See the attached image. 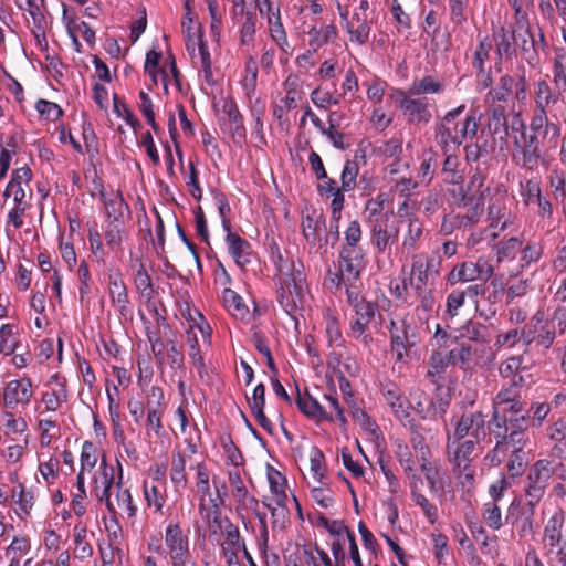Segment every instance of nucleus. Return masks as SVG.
Listing matches in <instances>:
<instances>
[{
  "label": "nucleus",
  "instance_id": "obj_1",
  "mask_svg": "<svg viewBox=\"0 0 566 566\" xmlns=\"http://www.w3.org/2000/svg\"><path fill=\"white\" fill-rule=\"evenodd\" d=\"M118 467L119 475L115 484V491L113 492L115 471L113 465L107 463L106 457L103 455L93 475L92 492L98 502L105 504L112 515L119 514L127 518H133L137 514V506L133 501L130 491L123 486V473L119 462Z\"/></svg>",
  "mask_w": 566,
  "mask_h": 566
},
{
  "label": "nucleus",
  "instance_id": "obj_2",
  "mask_svg": "<svg viewBox=\"0 0 566 566\" xmlns=\"http://www.w3.org/2000/svg\"><path fill=\"white\" fill-rule=\"evenodd\" d=\"M280 284L277 300L282 308L297 322L311 311L312 296L306 283L304 266L292 261L281 264L277 273Z\"/></svg>",
  "mask_w": 566,
  "mask_h": 566
},
{
  "label": "nucleus",
  "instance_id": "obj_3",
  "mask_svg": "<svg viewBox=\"0 0 566 566\" xmlns=\"http://www.w3.org/2000/svg\"><path fill=\"white\" fill-rule=\"evenodd\" d=\"M490 195V189L484 187V176L475 172L471 176L465 188L460 187L457 205L467 210L464 216L448 214L443 218L440 232L451 234L457 228H465L475 224L484 213V198Z\"/></svg>",
  "mask_w": 566,
  "mask_h": 566
},
{
  "label": "nucleus",
  "instance_id": "obj_4",
  "mask_svg": "<svg viewBox=\"0 0 566 566\" xmlns=\"http://www.w3.org/2000/svg\"><path fill=\"white\" fill-rule=\"evenodd\" d=\"M465 105L449 111L437 125L436 139L443 153L455 151L467 139H472L478 133L479 118L472 114L460 119Z\"/></svg>",
  "mask_w": 566,
  "mask_h": 566
},
{
  "label": "nucleus",
  "instance_id": "obj_5",
  "mask_svg": "<svg viewBox=\"0 0 566 566\" xmlns=\"http://www.w3.org/2000/svg\"><path fill=\"white\" fill-rule=\"evenodd\" d=\"M513 151L512 158L522 168L533 170L539 160L545 163L539 147V137L531 135L517 115L512 122Z\"/></svg>",
  "mask_w": 566,
  "mask_h": 566
},
{
  "label": "nucleus",
  "instance_id": "obj_6",
  "mask_svg": "<svg viewBox=\"0 0 566 566\" xmlns=\"http://www.w3.org/2000/svg\"><path fill=\"white\" fill-rule=\"evenodd\" d=\"M556 475L560 480L566 479V469L557 459H542L536 461L528 472V486L526 495L530 497V505L533 507L544 495L549 479Z\"/></svg>",
  "mask_w": 566,
  "mask_h": 566
},
{
  "label": "nucleus",
  "instance_id": "obj_7",
  "mask_svg": "<svg viewBox=\"0 0 566 566\" xmlns=\"http://www.w3.org/2000/svg\"><path fill=\"white\" fill-rule=\"evenodd\" d=\"M543 543L547 554L555 556L559 566H566V528H564L562 512L554 513L547 521Z\"/></svg>",
  "mask_w": 566,
  "mask_h": 566
},
{
  "label": "nucleus",
  "instance_id": "obj_8",
  "mask_svg": "<svg viewBox=\"0 0 566 566\" xmlns=\"http://www.w3.org/2000/svg\"><path fill=\"white\" fill-rule=\"evenodd\" d=\"M453 355L463 369L490 367L496 359L495 352L489 344L462 343L458 348H453Z\"/></svg>",
  "mask_w": 566,
  "mask_h": 566
},
{
  "label": "nucleus",
  "instance_id": "obj_9",
  "mask_svg": "<svg viewBox=\"0 0 566 566\" xmlns=\"http://www.w3.org/2000/svg\"><path fill=\"white\" fill-rule=\"evenodd\" d=\"M34 396L32 381L28 377L12 379L2 389V402L7 409L25 408Z\"/></svg>",
  "mask_w": 566,
  "mask_h": 566
},
{
  "label": "nucleus",
  "instance_id": "obj_10",
  "mask_svg": "<svg viewBox=\"0 0 566 566\" xmlns=\"http://www.w3.org/2000/svg\"><path fill=\"white\" fill-rule=\"evenodd\" d=\"M521 338L526 345L536 343L537 346L547 349L554 343L555 332L551 328L544 313L537 312L521 331Z\"/></svg>",
  "mask_w": 566,
  "mask_h": 566
},
{
  "label": "nucleus",
  "instance_id": "obj_11",
  "mask_svg": "<svg viewBox=\"0 0 566 566\" xmlns=\"http://www.w3.org/2000/svg\"><path fill=\"white\" fill-rule=\"evenodd\" d=\"M454 427L452 433H448V439H473L480 441L485 437V420L481 412L464 413L460 419L452 422Z\"/></svg>",
  "mask_w": 566,
  "mask_h": 566
},
{
  "label": "nucleus",
  "instance_id": "obj_12",
  "mask_svg": "<svg viewBox=\"0 0 566 566\" xmlns=\"http://www.w3.org/2000/svg\"><path fill=\"white\" fill-rule=\"evenodd\" d=\"M32 179V172L29 167H21L15 169L11 179L4 189V197L11 201V205H22V202H31L32 190L30 181Z\"/></svg>",
  "mask_w": 566,
  "mask_h": 566
},
{
  "label": "nucleus",
  "instance_id": "obj_13",
  "mask_svg": "<svg viewBox=\"0 0 566 566\" xmlns=\"http://www.w3.org/2000/svg\"><path fill=\"white\" fill-rule=\"evenodd\" d=\"M388 331L391 352L397 361H402L408 356L409 348L413 345L410 340V326L405 318L395 317L391 318Z\"/></svg>",
  "mask_w": 566,
  "mask_h": 566
},
{
  "label": "nucleus",
  "instance_id": "obj_14",
  "mask_svg": "<svg viewBox=\"0 0 566 566\" xmlns=\"http://www.w3.org/2000/svg\"><path fill=\"white\" fill-rule=\"evenodd\" d=\"M364 269V254L360 248L343 247L339 255V275L344 282H355Z\"/></svg>",
  "mask_w": 566,
  "mask_h": 566
},
{
  "label": "nucleus",
  "instance_id": "obj_15",
  "mask_svg": "<svg viewBox=\"0 0 566 566\" xmlns=\"http://www.w3.org/2000/svg\"><path fill=\"white\" fill-rule=\"evenodd\" d=\"M484 187L490 189V195H486L484 198V203L488 201V217L490 220L491 227L499 228L500 230H504L507 227V209L505 206L506 202V193L504 190L500 188L492 189L490 186L484 184Z\"/></svg>",
  "mask_w": 566,
  "mask_h": 566
},
{
  "label": "nucleus",
  "instance_id": "obj_16",
  "mask_svg": "<svg viewBox=\"0 0 566 566\" xmlns=\"http://www.w3.org/2000/svg\"><path fill=\"white\" fill-rule=\"evenodd\" d=\"M45 387L41 402L46 411L55 412L67 401L66 379L59 374H54L49 378Z\"/></svg>",
  "mask_w": 566,
  "mask_h": 566
},
{
  "label": "nucleus",
  "instance_id": "obj_17",
  "mask_svg": "<svg viewBox=\"0 0 566 566\" xmlns=\"http://www.w3.org/2000/svg\"><path fill=\"white\" fill-rule=\"evenodd\" d=\"M284 96L280 99V105L274 108V116L281 118L284 113L294 109L301 101L303 92V81L301 77L291 73L283 83Z\"/></svg>",
  "mask_w": 566,
  "mask_h": 566
},
{
  "label": "nucleus",
  "instance_id": "obj_18",
  "mask_svg": "<svg viewBox=\"0 0 566 566\" xmlns=\"http://www.w3.org/2000/svg\"><path fill=\"white\" fill-rule=\"evenodd\" d=\"M164 544L169 559L190 553L189 537L176 522L167 524Z\"/></svg>",
  "mask_w": 566,
  "mask_h": 566
},
{
  "label": "nucleus",
  "instance_id": "obj_19",
  "mask_svg": "<svg viewBox=\"0 0 566 566\" xmlns=\"http://www.w3.org/2000/svg\"><path fill=\"white\" fill-rule=\"evenodd\" d=\"M108 295L113 306L119 312V314L127 318L132 315L129 308V301L127 295L126 285L118 271L108 272Z\"/></svg>",
  "mask_w": 566,
  "mask_h": 566
},
{
  "label": "nucleus",
  "instance_id": "obj_20",
  "mask_svg": "<svg viewBox=\"0 0 566 566\" xmlns=\"http://www.w3.org/2000/svg\"><path fill=\"white\" fill-rule=\"evenodd\" d=\"M99 199L103 203L105 221L104 222H124V213L128 206L124 201L119 191H106L102 184L98 185Z\"/></svg>",
  "mask_w": 566,
  "mask_h": 566
},
{
  "label": "nucleus",
  "instance_id": "obj_21",
  "mask_svg": "<svg viewBox=\"0 0 566 566\" xmlns=\"http://www.w3.org/2000/svg\"><path fill=\"white\" fill-rule=\"evenodd\" d=\"M222 555L227 566H241L240 555L249 556L243 539L237 527L229 525L224 541L221 544Z\"/></svg>",
  "mask_w": 566,
  "mask_h": 566
},
{
  "label": "nucleus",
  "instance_id": "obj_22",
  "mask_svg": "<svg viewBox=\"0 0 566 566\" xmlns=\"http://www.w3.org/2000/svg\"><path fill=\"white\" fill-rule=\"evenodd\" d=\"M426 396L422 391H411L409 398L402 397L401 408L394 407L391 410L396 418L403 424H410L416 415H422L424 411Z\"/></svg>",
  "mask_w": 566,
  "mask_h": 566
},
{
  "label": "nucleus",
  "instance_id": "obj_23",
  "mask_svg": "<svg viewBox=\"0 0 566 566\" xmlns=\"http://www.w3.org/2000/svg\"><path fill=\"white\" fill-rule=\"evenodd\" d=\"M476 443H479V441H474L473 439H465L463 441L458 439L447 440L448 458L453 468L472 465L471 455Z\"/></svg>",
  "mask_w": 566,
  "mask_h": 566
},
{
  "label": "nucleus",
  "instance_id": "obj_24",
  "mask_svg": "<svg viewBox=\"0 0 566 566\" xmlns=\"http://www.w3.org/2000/svg\"><path fill=\"white\" fill-rule=\"evenodd\" d=\"M187 319L189 321V328L187 329V343L189 348H191V346L199 347L197 332L201 335L203 344L210 346L212 331L202 314L197 310H188Z\"/></svg>",
  "mask_w": 566,
  "mask_h": 566
},
{
  "label": "nucleus",
  "instance_id": "obj_25",
  "mask_svg": "<svg viewBox=\"0 0 566 566\" xmlns=\"http://www.w3.org/2000/svg\"><path fill=\"white\" fill-rule=\"evenodd\" d=\"M527 129L531 135L537 136L543 140L548 137L549 142H552L554 145L557 143V139L560 136L559 125L551 123L548 120L546 111L542 109L535 111Z\"/></svg>",
  "mask_w": 566,
  "mask_h": 566
},
{
  "label": "nucleus",
  "instance_id": "obj_26",
  "mask_svg": "<svg viewBox=\"0 0 566 566\" xmlns=\"http://www.w3.org/2000/svg\"><path fill=\"white\" fill-rule=\"evenodd\" d=\"M522 403L515 398L512 401H506L501 407H495L493 415V422L501 428L506 422H510L513 427L521 428L520 422L524 423L526 418L520 413L522 412Z\"/></svg>",
  "mask_w": 566,
  "mask_h": 566
},
{
  "label": "nucleus",
  "instance_id": "obj_27",
  "mask_svg": "<svg viewBox=\"0 0 566 566\" xmlns=\"http://www.w3.org/2000/svg\"><path fill=\"white\" fill-rule=\"evenodd\" d=\"M226 243L229 254L238 266L244 268L250 263L251 245L247 240L229 230L226 231Z\"/></svg>",
  "mask_w": 566,
  "mask_h": 566
},
{
  "label": "nucleus",
  "instance_id": "obj_28",
  "mask_svg": "<svg viewBox=\"0 0 566 566\" xmlns=\"http://www.w3.org/2000/svg\"><path fill=\"white\" fill-rule=\"evenodd\" d=\"M347 301L355 311L360 321L371 322L378 313V306L375 302L367 301L359 295L357 291L349 285L346 290Z\"/></svg>",
  "mask_w": 566,
  "mask_h": 566
},
{
  "label": "nucleus",
  "instance_id": "obj_29",
  "mask_svg": "<svg viewBox=\"0 0 566 566\" xmlns=\"http://www.w3.org/2000/svg\"><path fill=\"white\" fill-rule=\"evenodd\" d=\"M400 107L403 109L411 120L428 122L430 113L428 112V103L426 98H409L403 92L397 93Z\"/></svg>",
  "mask_w": 566,
  "mask_h": 566
},
{
  "label": "nucleus",
  "instance_id": "obj_30",
  "mask_svg": "<svg viewBox=\"0 0 566 566\" xmlns=\"http://www.w3.org/2000/svg\"><path fill=\"white\" fill-rule=\"evenodd\" d=\"M103 235L106 247L113 252H120L123 244L128 239V232L125 222H104Z\"/></svg>",
  "mask_w": 566,
  "mask_h": 566
},
{
  "label": "nucleus",
  "instance_id": "obj_31",
  "mask_svg": "<svg viewBox=\"0 0 566 566\" xmlns=\"http://www.w3.org/2000/svg\"><path fill=\"white\" fill-rule=\"evenodd\" d=\"M515 46L520 49L523 59L527 63L534 64L537 61L533 35L528 28L521 23V21L517 22V38Z\"/></svg>",
  "mask_w": 566,
  "mask_h": 566
},
{
  "label": "nucleus",
  "instance_id": "obj_32",
  "mask_svg": "<svg viewBox=\"0 0 566 566\" xmlns=\"http://www.w3.org/2000/svg\"><path fill=\"white\" fill-rule=\"evenodd\" d=\"M249 406L259 424L263 429L271 431V421L264 415L265 387L262 384L256 385L253 389L252 397L249 399Z\"/></svg>",
  "mask_w": 566,
  "mask_h": 566
},
{
  "label": "nucleus",
  "instance_id": "obj_33",
  "mask_svg": "<svg viewBox=\"0 0 566 566\" xmlns=\"http://www.w3.org/2000/svg\"><path fill=\"white\" fill-rule=\"evenodd\" d=\"M42 4L43 2H41V4L39 2H23V4L20 6V9L28 11L32 18L34 24L33 33L40 45L45 41L44 31L48 25L46 17L41 8Z\"/></svg>",
  "mask_w": 566,
  "mask_h": 566
},
{
  "label": "nucleus",
  "instance_id": "obj_34",
  "mask_svg": "<svg viewBox=\"0 0 566 566\" xmlns=\"http://www.w3.org/2000/svg\"><path fill=\"white\" fill-rule=\"evenodd\" d=\"M266 478L275 503L286 502L289 497L286 478L271 465L266 468Z\"/></svg>",
  "mask_w": 566,
  "mask_h": 566
},
{
  "label": "nucleus",
  "instance_id": "obj_35",
  "mask_svg": "<svg viewBox=\"0 0 566 566\" xmlns=\"http://www.w3.org/2000/svg\"><path fill=\"white\" fill-rule=\"evenodd\" d=\"M169 478L176 492L187 486L186 459L179 451L171 454Z\"/></svg>",
  "mask_w": 566,
  "mask_h": 566
},
{
  "label": "nucleus",
  "instance_id": "obj_36",
  "mask_svg": "<svg viewBox=\"0 0 566 566\" xmlns=\"http://www.w3.org/2000/svg\"><path fill=\"white\" fill-rule=\"evenodd\" d=\"M517 38V28L507 30L500 28L494 32V42L496 45V54L499 57L511 56L515 52V43Z\"/></svg>",
  "mask_w": 566,
  "mask_h": 566
},
{
  "label": "nucleus",
  "instance_id": "obj_37",
  "mask_svg": "<svg viewBox=\"0 0 566 566\" xmlns=\"http://www.w3.org/2000/svg\"><path fill=\"white\" fill-rule=\"evenodd\" d=\"M398 234V230L395 227H388L387 224H374L371 230L373 242L378 252L385 253L390 249Z\"/></svg>",
  "mask_w": 566,
  "mask_h": 566
},
{
  "label": "nucleus",
  "instance_id": "obj_38",
  "mask_svg": "<svg viewBox=\"0 0 566 566\" xmlns=\"http://www.w3.org/2000/svg\"><path fill=\"white\" fill-rule=\"evenodd\" d=\"M449 365H459L455 355H453V349L447 353L440 350L433 352L429 360L428 375L433 380L434 378H440Z\"/></svg>",
  "mask_w": 566,
  "mask_h": 566
},
{
  "label": "nucleus",
  "instance_id": "obj_39",
  "mask_svg": "<svg viewBox=\"0 0 566 566\" xmlns=\"http://www.w3.org/2000/svg\"><path fill=\"white\" fill-rule=\"evenodd\" d=\"M165 485L149 483L147 481L143 484V494L148 507L153 509L154 513H161L166 503Z\"/></svg>",
  "mask_w": 566,
  "mask_h": 566
},
{
  "label": "nucleus",
  "instance_id": "obj_40",
  "mask_svg": "<svg viewBox=\"0 0 566 566\" xmlns=\"http://www.w3.org/2000/svg\"><path fill=\"white\" fill-rule=\"evenodd\" d=\"M0 429L4 436H21L28 430L27 420L9 410L0 412Z\"/></svg>",
  "mask_w": 566,
  "mask_h": 566
},
{
  "label": "nucleus",
  "instance_id": "obj_41",
  "mask_svg": "<svg viewBox=\"0 0 566 566\" xmlns=\"http://www.w3.org/2000/svg\"><path fill=\"white\" fill-rule=\"evenodd\" d=\"M407 231L403 234L401 251L403 253L412 252L418 244L422 235V224L421 222L413 216H409L406 219Z\"/></svg>",
  "mask_w": 566,
  "mask_h": 566
},
{
  "label": "nucleus",
  "instance_id": "obj_42",
  "mask_svg": "<svg viewBox=\"0 0 566 566\" xmlns=\"http://www.w3.org/2000/svg\"><path fill=\"white\" fill-rule=\"evenodd\" d=\"M296 403L298 409L310 419L314 421H323V416L326 415L322 409V402L312 397L310 394H301L297 391Z\"/></svg>",
  "mask_w": 566,
  "mask_h": 566
},
{
  "label": "nucleus",
  "instance_id": "obj_43",
  "mask_svg": "<svg viewBox=\"0 0 566 566\" xmlns=\"http://www.w3.org/2000/svg\"><path fill=\"white\" fill-rule=\"evenodd\" d=\"M263 4L266 7L268 12L271 14L269 15L271 36L283 50H285V46H287V40L283 30V25L280 21V9L279 7H274V2H263Z\"/></svg>",
  "mask_w": 566,
  "mask_h": 566
},
{
  "label": "nucleus",
  "instance_id": "obj_44",
  "mask_svg": "<svg viewBox=\"0 0 566 566\" xmlns=\"http://www.w3.org/2000/svg\"><path fill=\"white\" fill-rule=\"evenodd\" d=\"M87 527L84 523L80 522L74 525L73 538H74V555L76 558L86 559L92 556L93 548L87 541Z\"/></svg>",
  "mask_w": 566,
  "mask_h": 566
},
{
  "label": "nucleus",
  "instance_id": "obj_45",
  "mask_svg": "<svg viewBox=\"0 0 566 566\" xmlns=\"http://www.w3.org/2000/svg\"><path fill=\"white\" fill-rule=\"evenodd\" d=\"M222 301L227 311L238 319H244L249 314V308L242 297L231 289H224Z\"/></svg>",
  "mask_w": 566,
  "mask_h": 566
},
{
  "label": "nucleus",
  "instance_id": "obj_46",
  "mask_svg": "<svg viewBox=\"0 0 566 566\" xmlns=\"http://www.w3.org/2000/svg\"><path fill=\"white\" fill-rule=\"evenodd\" d=\"M30 209L31 202L11 205L7 213L6 231L8 234L20 230L23 227L27 213Z\"/></svg>",
  "mask_w": 566,
  "mask_h": 566
},
{
  "label": "nucleus",
  "instance_id": "obj_47",
  "mask_svg": "<svg viewBox=\"0 0 566 566\" xmlns=\"http://www.w3.org/2000/svg\"><path fill=\"white\" fill-rule=\"evenodd\" d=\"M524 358L522 355L506 358L500 366L499 373L503 378L513 379L515 385L524 384V378L520 373L523 370Z\"/></svg>",
  "mask_w": 566,
  "mask_h": 566
},
{
  "label": "nucleus",
  "instance_id": "obj_48",
  "mask_svg": "<svg viewBox=\"0 0 566 566\" xmlns=\"http://www.w3.org/2000/svg\"><path fill=\"white\" fill-rule=\"evenodd\" d=\"M161 83L166 94L169 92V87L174 86L180 90L179 72L177 70L175 60L169 57L160 67L158 84Z\"/></svg>",
  "mask_w": 566,
  "mask_h": 566
},
{
  "label": "nucleus",
  "instance_id": "obj_49",
  "mask_svg": "<svg viewBox=\"0 0 566 566\" xmlns=\"http://www.w3.org/2000/svg\"><path fill=\"white\" fill-rule=\"evenodd\" d=\"M422 484V481L420 479V476L416 475V474H412L410 476V488H411V496L415 501V503L417 505H419L424 514L427 515V517L429 518V521L431 523L434 522V518L437 516V509L434 507V505H432L428 499L421 494L418 489H419V485Z\"/></svg>",
  "mask_w": 566,
  "mask_h": 566
},
{
  "label": "nucleus",
  "instance_id": "obj_50",
  "mask_svg": "<svg viewBox=\"0 0 566 566\" xmlns=\"http://www.w3.org/2000/svg\"><path fill=\"white\" fill-rule=\"evenodd\" d=\"M460 335L473 344H489L490 334L484 324L469 321L462 326Z\"/></svg>",
  "mask_w": 566,
  "mask_h": 566
},
{
  "label": "nucleus",
  "instance_id": "obj_51",
  "mask_svg": "<svg viewBox=\"0 0 566 566\" xmlns=\"http://www.w3.org/2000/svg\"><path fill=\"white\" fill-rule=\"evenodd\" d=\"M322 409L326 415L323 416V421H339L346 424L344 410L342 409L336 395L326 394L323 397Z\"/></svg>",
  "mask_w": 566,
  "mask_h": 566
},
{
  "label": "nucleus",
  "instance_id": "obj_52",
  "mask_svg": "<svg viewBox=\"0 0 566 566\" xmlns=\"http://www.w3.org/2000/svg\"><path fill=\"white\" fill-rule=\"evenodd\" d=\"M99 453L97 448L94 446L91 441H85L82 444L81 450V468L80 471L82 473H92V476L94 475L95 470L97 469V462H98Z\"/></svg>",
  "mask_w": 566,
  "mask_h": 566
},
{
  "label": "nucleus",
  "instance_id": "obj_53",
  "mask_svg": "<svg viewBox=\"0 0 566 566\" xmlns=\"http://www.w3.org/2000/svg\"><path fill=\"white\" fill-rule=\"evenodd\" d=\"M231 496L235 501L238 513L242 516L258 511L259 502L247 488L231 493Z\"/></svg>",
  "mask_w": 566,
  "mask_h": 566
},
{
  "label": "nucleus",
  "instance_id": "obj_54",
  "mask_svg": "<svg viewBox=\"0 0 566 566\" xmlns=\"http://www.w3.org/2000/svg\"><path fill=\"white\" fill-rule=\"evenodd\" d=\"M473 281H478L475 277L473 261H468L455 265L448 275V282L451 285H455L458 283H469Z\"/></svg>",
  "mask_w": 566,
  "mask_h": 566
},
{
  "label": "nucleus",
  "instance_id": "obj_55",
  "mask_svg": "<svg viewBox=\"0 0 566 566\" xmlns=\"http://www.w3.org/2000/svg\"><path fill=\"white\" fill-rule=\"evenodd\" d=\"M547 181L554 191L556 199H566V171L557 166L553 167L548 175Z\"/></svg>",
  "mask_w": 566,
  "mask_h": 566
},
{
  "label": "nucleus",
  "instance_id": "obj_56",
  "mask_svg": "<svg viewBox=\"0 0 566 566\" xmlns=\"http://www.w3.org/2000/svg\"><path fill=\"white\" fill-rule=\"evenodd\" d=\"M558 96L554 94L546 81L537 82L535 86L536 109L546 111L549 104H555Z\"/></svg>",
  "mask_w": 566,
  "mask_h": 566
},
{
  "label": "nucleus",
  "instance_id": "obj_57",
  "mask_svg": "<svg viewBox=\"0 0 566 566\" xmlns=\"http://www.w3.org/2000/svg\"><path fill=\"white\" fill-rule=\"evenodd\" d=\"M17 345L15 326L3 324L0 327V353L11 355L15 350Z\"/></svg>",
  "mask_w": 566,
  "mask_h": 566
},
{
  "label": "nucleus",
  "instance_id": "obj_58",
  "mask_svg": "<svg viewBox=\"0 0 566 566\" xmlns=\"http://www.w3.org/2000/svg\"><path fill=\"white\" fill-rule=\"evenodd\" d=\"M308 44L313 51H317L323 44L327 43L335 36V29L331 25L321 29L312 28L308 32Z\"/></svg>",
  "mask_w": 566,
  "mask_h": 566
},
{
  "label": "nucleus",
  "instance_id": "obj_59",
  "mask_svg": "<svg viewBox=\"0 0 566 566\" xmlns=\"http://www.w3.org/2000/svg\"><path fill=\"white\" fill-rule=\"evenodd\" d=\"M521 248L522 241L518 238H510L509 240L501 241L496 245L499 262L515 259L516 253L521 250Z\"/></svg>",
  "mask_w": 566,
  "mask_h": 566
},
{
  "label": "nucleus",
  "instance_id": "obj_60",
  "mask_svg": "<svg viewBox=\"0 0 566 566\" xmlns=\"http://www.w3.org/2000/svg\"><path fill=\"white\" fill-rule=\"evenodd\" d=\"M256 77L258 64L252 57H250L245 62L244 75L241 80L242 88L248 96H251L255 91Z\"/></svg>",
  "mask_w": 566,
  "mask_h": 566
},
{
  "label": "nucleus",
  "instance_id": "obj_61",
  "mask_svg": "<svg viewBox=\"0 0 566 566\" xmlns=\"http://www.w3.org/2000/svg\"><path fill=\"white\" fill-rule=\"evenodd\" d=\"M442 91L441 83L437 82L431 76H424L419 81H415L410 88L409 93L412 95H421V94H434Z\"/></svg>",
  "mask_w": 566,
  "mask_h": 566
},
{
  "label": "nucleus",
  "instance_id": "obj_62",
  "mask_svg": "<svg viewBox=\"0 0 566 566\" xmlns=\"http://www.w3.org/2000/svg\"><path fill=\"white\" fill-rule=\"evenodd\" d=\"M430 262L422 255H415L411 264V276L421 285H426L430 275Z\"/></svg>",
  "mask_w": 566,
  "mask_h": 566
},
{
  "label": "nucleus",
  "instance_id": "obj_63",
  "mask_svg": "<svg viewBox=\"0 0 566 566\" xmlns=\"http://www.w3.org/2000/svg\"><path fill=\"white\" fill-rule=\"evenodd\" d=\"M161 53L156 50H150L146 54L144 72L150 77L153 85H158V76L161 65Z\"/></svg>",
  "mask_w": 566,
  "mask_h": 566
},
{
  "label": "nucleus",
  "instance_id": "obj_64",
  "mask_svg": "<svg viewBox=\"0 0 566 566\" xmlns=\"http://www.w3.org/2000/svg\"><path fill=\"white\" fill-rule=\"evenodd\" d=\"M521 196L526 205L535 203L542 197L541 182L535 179L521 181Z\"/></svg>",
  "mask_w": 566,
  "mask_h": 566
}]
</instances>
